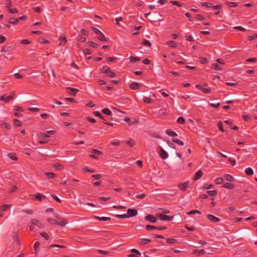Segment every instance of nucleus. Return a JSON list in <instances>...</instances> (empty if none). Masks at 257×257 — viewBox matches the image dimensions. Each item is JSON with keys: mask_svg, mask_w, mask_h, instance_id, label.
<instances>
[{"mask_svg": "<svg viewBox=\"0 0 257 257\" xmlns=\"http://www.w3.org/2000/svg\"><path fill=\"white\" fill-rule=\"evenodd\" d=\"M47 221L51 224H57L60 226L64 225L63 219L59 217V215L57 213H53L52 217H48Z\"/></svg>", "mask_w": 257, "mask_h": 257, "instance_id": "f257e3e1", "label": "nucleus"}, {"mask_svg": "<svg viewBox=\"0 0 257 257\" xmlns=\"http://www.w3.org/2000/svg\"><path fill=\"white\" fill-rule=\"evenodd\" d=\"M101 72L107 75L110 77H115V74L110 70V69L107 66H103L102 68Z\"/></svg>", "mask_w": 257, "mask_h": 257, "instance_id": "f03ea898", "label": "nucleus"}, {"mask_svg": "<svg viewBox=\"0 0 257 257\" xmlns=\"http://www.w3.org/2000/svg\"><path fill=\"white\" fill-rule=\"evenodd\" d=\"M93 31L94 32V33L98 35V39L101 41H106V38H105L104 36L103 35V34L97 29L93 27L92 28Z\"/></svg>", "mask_w": 257, "mask_h": 257, "instance_id": "7ed1b4c3", "label": "nucleus"}, {"mask_svg": "<svg viewBox=\"0 0 257 257\" xmlns=\"http://www.w3.org/2000/svg\"><path fill=\"white\" fill-rule=\"evenodd\" d=\"M31 223L32 225L37 226L39 228H43L44 225H43L38 220L35 218L31 219Z\"/></svg>", "mask_w": 257, "mask_h": 257, "instance_id": "20e7f679", "label": "nucleus"}, {"mask_svg": "<svg viewBox=\"0 0 257 257\" xmlns=\"http://www.w3.org/2000/svg\"><path fill=\"white\" fill-rule=\"evenodd\" d=\"M78 91L77 89L71 88L70 87H67L65 88V92L70 94V95L74 96L76 93Z\"/></svg>", "mask_w": 257, "mask_h": 257, "instance_id": "39448f33", "label": "nucleus"}, {"mask_svg": "<svg viewBox=\"0 0 257 257\" xmlns=\"http://www.w3.org/2000/svg\"><path fill=\"white\" fill-rule=\"evenodd\" d=\"M157 217L159 218V219L161 220H172L173 217H170L169 216L163 214L162 213H158L157 215Z\"/></svg>", "mask_w": 257, "mask_h": 257, "instance_id": "423d86ee", "label": "nucleus"}, {"mask_svg": "<svg viewBox=\"0 0 257 257\" xmlns=\"http://www.w3.org/2000/svg\"><path fill=\"white\" fill-rule=\"evenodd\" d=\"M189 182H185L182 183H180L178 185V188L182 191H185L187 189Z\"/></svg>", "mask_w": 257, "mask_h": 257, "instance_id": "0eeeda50", "label": "nucleus"}, {"mask_svg": "<svg viewBox=\"0 0 257 257\" xmlns=\"http://www.w3.org/2000/svg\"><path fill=\"white\" fill-rule=\"evenodd\" d=\"M160 155L163 159H166L168 157V153L161 147H160Z\"/></svg>", "mask_w": 257, "mask_h": 257, "instance_id": "6e6552de", "label": "nucleus"}, {"mask_svg": "<svg viewBox=\"0 0 257 257\" xmlns=\"http://www.w3.org/2000/svg\"><path fill=\"white\" fill-rule=\"evenodd\" d=\"M1 101H5L6 103L9 102L10 101L12 100V97L9 96H6V94L3 95L0 97Z\"/></svg>", "mask_w": 257, "mask_h": 257, "instance_id": "1a4fd4ad", "label": "nucleus"}, {"mask_svg": "<svg viewBox=\"0 0 257 257\" xmlns=\"http://www.w3.org/2000/svg\"><path fill=\"white\" fill-rule=\"evenodd\" d=\"M127 212L128 213L127 216H128V217L135 216L138 213L137 210L133 209H128Z\"/></svg>", "mask_w": 257, "mask_h": 257, "instance_id": "9d476101", "label": "nucleus"}, {"mask_svg": "<svg viewBox=\"0 0 257 257\" xmlns=\"http://www.w3.org/2000/svg\"><path fill=\"white\" fill-rule=\"evenodd\" d=\"M146 220L150 221L151 222H156L157 219L152 215H148L145 217Z\"/></svg>", "mask_w": 257, "mask_h": 257, "instance_id": "9b49d317", "label": "nucleus"}, {"mask_svg": "<svg viewBox=\"0 0 257 257\" xmlns=\"http://www.w3.org/2000/svg\"><path fill=\"white\" fill-rule=\"evenodd\" d=\"M207 218L209 220L212 221L214 222H217L219 221V219L218 218L213 216V215H211V214L207 215Z\"/></svg>", "mask_w": 257, "mask_h": 257, "instance_id": "f8f14e48", "label": "nucleus"}, {"mask_svg": "<svg viewBox=\"0 0 257 257\" xmlns=\"http://www.w3.org/2000/svg\"><path fill=\"white\" fill-rule=\"evenodd\" d=\"M202 174H203V172L201 171H200V170L198 171L196 173V174L194 177V178H193L194 180L196 181V180H197L199 179H200L201 177Z\"/></svg>", "mask_w": 257, "mask_h": 257, "instance_id": "ddd939ff", "label": "nucleus"}, {"mask_svg": "<svg viewBox=\"0 0 257 257\" xmlns=\"http://www.w3.org/2000/svg\"><path fill=\"white\" fill-rule=\"evenodd\" d=\"M139 243L141 244H146L151 242V240L146 238H141L139 240Z\"/></svg>", "mask_w": 257, "mask_h": 257, "instance_id": "4468645a", "label": "nucleus"}, {"mask_svg": "<svg viewBox=\"0 0 257 257\" xmlns=\"http://www.w3.org/2000/svg\"><path fill=\"white\" fill-rule=\"evenodd\" d=\"M19 21L18 19L12 18L9 20V23L13 25H17L19 23Z\"/></svg>", "mask_w": 257, "mask_h": 257, "instance_id": "2eb2a0df", "label": "nucleus"}, {"mask_svg": "<svg viewBox=\"0 0 257 257\" xmlns=\"http://www.w3.org/2000/svg\"><path fill=\"white\" fill-rule=\"evenodd\" d=\"M140 84L137 82H133L130 85V87L132 89H138L139 87Z\"/></svg>", "mask_w": 257, "mask_h": 257, "instance_id": "dca6fc26", "label": "nucleus"}, {"mask_svg": "<svg viewBox=\"0 0 257 257\" xmlns=\"http://www.w3.org/2000/svg\"><path fill=\"white\" fill-rule=\"evenodd\" d=\"M0 124L2 127H3L6 129L9 130L11 128V126L10 125V124L6 122L1 121Z\"/></svg>", "mask_w": 257, "mask_h": 257, "instance_id": "f3484780", "label": "nucleus"}, {"mask_svg": "<svg viewBox=\"0 0 257 257\" xmlns=\"http://www.w3.org/2000/svg\"><path fill=\"white\" fill-rule=\"evenodd\" d=\"M224 178L226 180L229 182H232L234 180V178H233V177H232L229 174H225L224 175Z\"/></svg>", "mask_w": 257, "mask_h": 257, "instance_id": "a211bd4d", "label": "nucleus"}, {"mask_svg": "<svg viewBox=\"0 0 257 257\" xmlns=\"http://www.w3.org/2000/svg\"><path fill=\"white\" fill-rule=\"evenodd\" d=\"M166 133L171 137H177L178 136L175 132L170 131L169 130H166Z\"/></svg>", "mask_w": 257, "mask_h": 257, "instance_id": "6ab92c4d", "label": "nucleus"}, {"mask_svg": "<svg viewBox=\"0 0 257 257\" xmlns=\"http://www.w3.org/2000/svg\"><path fill=\"white\" fill-rule=\"evenodd\" d=\"M95 218H96L97 219L99 220V221H106L109 220L110 218L109 217H98V216H95Z\"/></svg>", "mask_w": 257, "mask_h": 257, "instance_id": "aec40b11", "label": "nucleus"}, {"mask_svg": "<svg viewBox=\"0 0 257 257\" xmlns=\"http://www.w3.org/2000/svg\"><path fill=\"white\" fill-rule=\"evenodd\" d=\"M157 227L154 226H151V225H147L146 226V229L148 230H150L151 229H156ZM166 228V227H157V229H165Z\"/></svg>", "mask_w": 257, "mask_h": 257, "instance_id": "412c9836", "label": "nucleus"}, {"mask_svg": "<svg viewBox=\"0 0 257 257\" xmlns=\"http://www.w3.org/2000/svg\"><path fill=\"white\" fill-rule=\"evenodd\" d=\"M8 156L12 160L16 161L18 160L17 157L15 153H9Z\"/></svg>", "mask_w": 257, "mask_h": 257, "instance_id": "4be33fe9", "label": "nucleus"}, {"mask_svg": "<svg viewBox=\"0 0 257 257\" xmlns=\"http://www.w3.org/2000/svg\"><path fill=\"white\" fill-rule=\"evenodd\" d=\"M245 172L247 175H251L253 174V170L251 168H247L245 170Z\"/></svg>", "mask_w": 257, "mask_h": 257, "instance_id": "5701e85b", "label": "nucleus"}, {"mask_svg": "<svg viewBox=\"0 0 257 257\" xmlns=\"http://www.w3.org/2000/svg\"><path fill=\"white\" fill-rule=\"evenodd\" d=\"M167 44L171 47L175 48L177 46V43L173 41H170Z\"/></svg>", "mask_w": 257, "mask_h": 257, "instance_id": "b1692460", "label": "nucleus"}, {"mask_svg": "<svg viewBox=\"0 0 257 257\" xmlns=\"http://www.w3.org/2000/svg\"><path fill=\"white\" fill-rule=\"evenodd\" d=\"M172 141L179 145L183 146L184 145V143L182 141L177 139H173Z\"/></svg>", "mask_w": 257, "mask_h": 257, "instance_id": "393cba45", "label": "nucleus"}, {"mask_svg": "<svg viewBox=\"0 0 257 257\" xmlns=\"http://www.w3.org/2000/svg\"><path fill=\"white\" fill-rule=\"evenodd\" d=\"M35 198H36L37 199H38V200H40V201H41V200H42V199L43 198H44V196H43L41 195V193H37L36 194H35Z\"/></svg>", "mask_w": 257, "mask_h": 257, "instance_id": "a878e982", "label": "nucleus"}, {"mask_svg": "<svg viewBox=\"0 0 257 257\" xmlns=\"http://www.w3.org/2000/svg\"><path fill=\"white\" fill-rule=\"evenodd\" d=\"M13 122L14 125L16 126H20L22 125L21 122L17 119H14Z\"/></svg>", "mask_w": 257, "mask_h": 257, "instance_id": "bb28decb", "label": "nucleus"}, {"mask_svg": "<svg viewBox=\"0 0 257 257\" xmlns=\"http://www.w3.org/2000/svg\"><path fill=\"white\" fill-rule=\"evenodd\" d=\"M223 186L225 188L230 189H233L234 187L232 184L228 183H225Z\"/></svg>", "mask_w": 257, "mask_h": 257, "instance_id": "cd10ccee", "label": "nucleus"}, {"mask_svg": "<svg viewBox=\"0 0 257 257\" xmlns=\"http://www.w3.org/2000/svg\"><path fill=\"white\" fill-rule=\"evenodd\" d=\"M207 193L209 195L211 196H215L217 195V192L215 190L208 191H207Z\"/></svg>", "mask_w": 257, "mask_h": 257, "instance_id": "c85d7f7f", "label": "nucleus"}, {"mask_svg": "<svg viewBox=\"0 0 257 257\" xmlns=\"http://www.w3.org/2000/svg\"><path fill=\"white\" fill-rule=\"evenodd\" d=\"M10 206H11V205L4 204V205H3L2 206H1V209L3 211H6L10 207Z\"/></svg>", "mask_w": 257, "mask_h": 257, "instance_id": "c756f323", "label": "nucleus"}, {"mask_svg": "<svg viewBox=\"0 0 257 257\" xmlns=\"http://www.w3.org/2000/svg\"><path fill=\"white\" fill-rule=\"evenodd\" d=\"M215 182L217 184H220L223 183V179L221 177H219L215 179Z\"/></svg>", "mask_w": 257, "mask_h": 257, "instance_id": "7c9ffc66", "label": "nucleus"}, {"mask_svg": "<svg viewBox=\"0 0 257 257\" xmlns=\"http://www.w3.org/2000/svg\"><path fill=\"white\" fill-rule=\"evenodd\" d=\"M8 10V12L11 14H16L18 12V10L16 8H13V9L10 8Z\"/></svg>", "mask_w": 257, "mask_h": 257, "instance_id": "2f4dec72", "label": "nucleus"}, {"mask_svg": "<svg viewBox=\"0 0 257 257\" xmlns=\"http://www.w3.org/2000/svg\"><path fill=\"white\" fill-rule=\"evenodd\" d=\"M39 246H40V243L38 241H36L34 244V249H35L36 253H37L38 252V250Z\"/></svg>", "mask_w": 257, "mask_h": 257, "instance_id": "473e14b6", "label": "nucleus"}, {"mask_svg": "<svg viewBox=\"0 0 257 257\" xmlns=\"http://www.w3.org/2000/svg\"><path fill=\"white\" fill-rule=\"evenodd\" d=\"M39 138H48L50 137V135H49L47 133H40L39 135Z\"/></svg>", "mask_w": 257, "mask_h": 257, "instance_id": "72a5a7b5", "label": "nucleus"}, {"mask_svg": "<svg viewBox=\"0 0 257 257\" xmlns=\"http://www.w3.org/2000/svg\"><path fill=\"white\" fill-rule=\"evenodd\" d=\"M40 234L43 237H44L46 240L49 239L50 238L49 235H48L46 232H40Z\"/></svg>", "mask_w": 257, "mask_h": 257, "instance_id": "f704fd0d", "label": "nucleus"}, {"mask_svg": "<svg viewBox=\"0 0 257 257\" xmlns=\"http://www.w3.org/2000/svg\"><path fill=\"white\" fill-rule=\"evenodd\" d=\"M116 217L117 218H128V216H127V214H122V215H118L117 214L115 215Z\"/></svg>", "mask_w": 257, "mask_h": 257, "instance_id": "c9c22d12", "label": "nucleus"}, {"mask_svg": "<svg viewBox=\"0 0 257 257\" xmlns=\"http://www.w3.org/2000/svg\"><path fill=\"white\" fill-rule=\"evenodd\" d=\"M212 67L214 69H215L216 70H222L221 67L219 66L216 63L213 64Z\"/></svg>", "mask_w": 257, "mask_h": 257, "instance_id": "e433bc0d", "label": "nucleus"}, {"mask_svg": "<svg viewBox=\"0 0 257 257\" xmlns=\"http://www.w3.org/2000/svg\"><path fill=\"white\" fill-rule=\"evenodd\" d=\"M126 143L131 147H133L135 144V142L132 139H130Z\"/></svg>", "mask_w": 257, "mask_h": 257, "instance_id": "4c0bfd02", "label": "nucleus"}, {"mask_svg": "<svg viewBox=\"0 0 257 257\" xmlns=\"http://www.w3.org/2000/svg\"><path fill=\"white\" fill-rule=\"evenodd\" d=\"M6 6L7 8L8 9V10L9 9L11 8V7L12 6V2H11V0H7L6 1Z\"/></svg>", "mask_w": 257, "mask_h": 257, "instance_id": "58836bf2", "label": "nucleus"}, {"mask_svg": "<svg viewBox=\"0 0 257 257\" xmlns=\"http://www.w3.org/2000/svg\"><path fill=\"white\" fill-rule=\"evenodd\" d=\"M195 213L200 214V212L198 210H191L188 212V214H189V215L194 214Z\"/></svg>", "mask_w": 257, "mask_h": 257, "instance_id": "ea45409f", "label": "nucleus"}, {"mask_svg": "<svg viewBox=\"0 0 257 257\" xmlns=\"http://www.w3.org/2000/svg\"><path fill=\"white\" fill-rule=\"evenodd\" d=\"M45 175L47 176L48 178H52L54 176V174L53 173H45Z\"/></svg>", "mask_w": 257, "mask_h": 257, "instance_id": "a19ab883", "label": "nucleus"}, {"mask_svg": "<svg viewBox=\"0 0 257 257\" xmlns=\"http://www.w3.org/2000/svg\"><path fill=\"white\" fill-rule=\"evenodd\" d=\"M102 112L104 113H105V114H106L107 115H110L111 114L110 110L109 109L107 108H105L103 109L102 110Z\"/></svg>", "mask_w": 257, "mask_h": 257, "instance_id": "79ce46f5", "label": "nucleus"}, {"mask_svg": "<svg viewBox=\"0 0 257 257\" xmlns=\"http://www.w3.org/2000/svg\"><path fill=\"white\" fill-rule=\"evenodd\" d=\"M17 189V187L16 186H12L10 188L9 192H10V193L14 192L16 191Z\"/></svg>", "mask_w": 257, "mask_h": 257, "instance_id": "37998d69", "label": "nucleus"}, {"mask_svg": "<svg viewBox=\"0 0 257 257\" xmlns=\"http://www.w3.org/2000/svg\"><path fill=\"white\" fill-rule=\"evenodd\" d=\"M144 45H145V46H148L149 47H150L151 46V43H150V42H149L146 39H144L143 40V43H142Z\"/></svg>", "mask_w": 257, "mask_h": 257, "instance_id": "c03bdc74", "label": "nucleus"}, {"mask_svg": "<svg viewBox=\"0 0 257 257\" xmlns=\"http://www.w3.org/2000/svg\"><path fill=\"white\" fill-rule=\"evenodd\" d=\"M177 122L179 123H184L185 122V120L182 117H179L177 119Z\"/></svg>", "mask_w": 257, "mask_h": 257, "instance_id": "a18cd8bd", "label": "nucleus"}, {"mask_svg": "<svg viewBox=\"0 0 257 257\" xmlns=\"http://www.w3.org/2000/svg\"><path fill=\"white\" fill-rule=\"evenodd\" d=\"M217 125H218V127L219 128V129L222 132H224V129L222 127V122L221 121H219L217 123Z\"/></svg>", "mask_w": 257, "mask_h": 257, "instance_id": "49530a36", "label": "nucleus"}, {"mask_svg": "<svg viewBox=\"0 0 257 257\" xmlns=\"http://www.w3.org/2000/svg\"><path fill=\"white\" fill-rule=\"evenodd\" d=\"M201 5L204 7H206L207 8H210L212 7V5L210 3H202Z\"/></svg>", "mask_w": 257, "mask_h": 257, "instance_id": "de8ad7c7", "label": "nucleus"}, {"mask_svg": "<svg viewBox=\"0 0 257 257\" xmlns=\"http://www.w3.org/2000/svg\"><path fill=\"white\" fill-rule=\"evenodd\" d=\"M234 29L235 30H240V31H245V29L241 27V26H236V27H234Z\"/></svg>", "mask_w": 257, "mask_h": 257, "instance_id": "09e8293b", "label": "nucleus"}, {"mask_svg": "<svg viewBox=\"0 0 257 257\" xmlns=\"http://www.w3.org/2000/svg\"><path fill=\"white\" fill-rule=\"evenodd\" d=\"M40 116L43 119H47L48 118L50 115L47 113H42L41 114Z\"/></svg>", "mask_w": 257, "mask_h": 257, "instance_id": "8fccbe9b", "label": "nucleus"}, {"mask_svg": "<svg viewBox=\"0 0 257 257\" xmlns=\"http://www.w3.org/2000/svg\"><path fill=\"white\" fill-rule=\"evenodd\" d=\"M140 60V58L132 57L130 58V61L132 62H136Z\"/></svg>", "mask_w": 257, "mask_h": 257, "instance_id": "3c124183", "label": "nucleus"}, {"mask_svg": "<svg viewBox=\"0 0 257 257\" xmlns=\"http://www.w3.org/2000/svg\"><path fill=\"white\" fill-rule=\"evenodd\" d=\"M143 101L145 102V103H150L151 102L152 100L151 99L149 98V97H145L144 98H143Z\"/></svg>", "mask_w": 257, "mask_h": 257, "instance_id": "603ef678", "label": "nucleus"}, {"mask_svg": "<svg viewBox=\"0 0 257 257\" xmlns=\"http://www.w3.org/2000/svg\"><path fill=\"white\" fill-rule=\"evenodd\" d=\"M13 240L15 242H17L19 245L20 244L19 239L17 236H16V235L14 236Z\"/></svg>", "mask_w": 257, "mask_h": 257, "instance_id": "864d4df0", "label": "nucleus"}, {"mask_svg": "<svg viewBox=\"0 0 257 257\" xmlns=\"http://www.w3.org/2000/svg\"><path fill=\"white\" fill-rule=\"evenodd\" d=\"M228 160L232 166H234L235 165L236 161L235 160L230 158Z\"/></svg>", "mask_w": 257, "mask_h": 257, "instance_id": "5fc2aeb1", "label": "nucleus"}, {"mask_svg": "<svg viewBox=\"0 0 257 257\" xmlns=\"http://www.w3.org/2000/svg\"><path fill=\"white\" fill-rule=\"evenodd\" d=\"M52 198L55 199L57 202L60 203V199L56 195H52Z\"/></svg>", "mask_w": 257, "mask_h": 257, "instance_id": "6e6d98bb", "label": "nucleus"}, {"mask_svg": "<svg viewBox=\"0 0 257 257\" xmlns=\"http://www.w3.org/2000/svg\"><path fill=\"white\" fill-rule=\"evenodd\" d=\"M21 43L23 44H29L30 43V41L27 39H24L21 40Z\"/></svg>", "mask_w": 257, "mask_h": 257, "instance_id": "4d7b16f0", "label": "nucleus"}, {"mask_svg": "<svg viewBox=\"0 0 257 257\" xmlns=\"http://www.w3.org/2000/svg\"><path fill=\"white\" fill-rule=\"evenodd\" d=\"M63 168V166L61 165L60 164H56L54 166V168L56 170H59L60 169H62Z\"/></svg>", "mask_w": 257, "mask_h": 257, "instance_id": "13d9d810", "label": "nucleus"}, {"mask_svg": "<svg viewBox=\"0 0 257 257\" xmlns=\"http://www.w3.org/2000/svg\"><path fill=\"white\" fill-rule=\"evenodd\" d=\"M28 110L31 111H38L39 110V108L37 107H29Z\"/></svg>", "mask_w": 257, "mask_h": 257, "instance_id": "bf43d9fd", "label": "nucleus"}, {"mask_svg": "<svg viewBox=\"0 0 257 257\" xmlns=\"http://www.w3.org/2000/svg\"><path fill=\"white\" fill-rule=\"evenodd\" d=\"M6 38L2 35H0V44H2L5 42Z\"/></svg>", "mask_w": 257, "mask_h": 257, "instance_id": "052dcab7", "label": "nucleus"}, {"mask_svg": "<svg viewBox=\"0 0 257 257\" xmlns=\"http://www.w3.org/2000/svg\"><path fill=\"white\" fill-rule=\"evenodd\" d=\"M39 41L40 43H43V44H48L49 43V41L48 40H47L44 39H40Z\"/></svg>", "mask_w": 257, "mask_h": 257, "instance_id": "680f3d73", "label": "nucleus"}, {"mask_svg": "<svg viewBox=\"0 0 257 257\" xmlns=\"http://www.w3.org/2000/svg\"><path fill=\"white\" fill-rule=\"evenodd\" d=\"M14 110L16 111H23V109L22 107L19 106H15L14 107Z\"/></svg>", "mask_w": 257, "mask_h": 257, "instance_id": "e2e57ef3", "label": "nucleus"}, {"mask_svg": "<svg viewBox=\"0 0 257 257\" xmlns=\"http://www.w3.org/2000/svg\"><path fill=\"white\" fill-rule=\"evenodd\" d=\"M88 43H89V46H90L91 47L95 48L97 46V45L96 44L94 43V42H89Z\"/></svg>", "mask_w": 257, "mask_h": 257, "instance_id": "0e129e2a", "label": "nucleus"}, {"mask_svg": "<svg viewBox=\"0 0 257 257\" xmlns=\"http://www.w3.org/2000/svg\"><path fill=\"white\" fill-rule=\"evenodd\" d=\"M226 4L229 7H234L236 6V5L233 2H227Z\"/></svg>", "mask_w": 257, "mask_h": 257, "instance_id": "69168bd1", "label": "nucleus"}, {"mask_svg": "<svg viewBox=\"0 0 257 257\" xmlns=\"http://www.w3.org/2000/svg\"><path fill=\"white\" fill-rule=\"evenodd\" d=\"M132 252L136 254H138V255H141V253L138 251L136 249H131V250Z\"/></svg>", "mask_w": 257, "mask_h": 257, "instance_id": "338daca9", "label": "nucleus"}, {"mask_svg": "<svg viewBox=\"0 0 257 257\" xmlns=\"http://www.w3.org/2000/svg\"><path fill=\"white\" fill-rule=\"evenodd\" d=\"M34 11L38 13H40L41 12V10L39 7H35L33 8Z\"/></svg>", "mask_w": 257, "mask_h": 257, "instance_id": "774afa93", "label": "nucleus"}]
</instances>
